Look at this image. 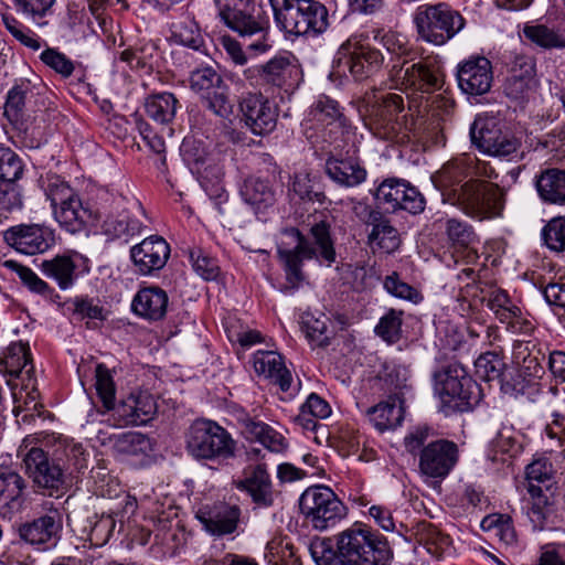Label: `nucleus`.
I'll return each mask as SVG.
<instances>
[{"instance_id": "f257e3e1", "label": "nucleus", "mask_w": 565, "mask_h": 565, "mask_svg": "<svg viewBox=\"0 0 565 565\" xmlns=\"http://www.w3.org/2000/svg\"><path fill=\"white\" fill-rule=\"evenodd\" d=\"M392 87L397 89H414L408 96V110H405L404 98L396 93H385L379 96L365 120V126L377 138L393 140L402 127L417 136H424L440 129V122L454 109L455 102L443 88V74L439 67L426 61L409 64L394 62L390 71Z\"/></svg>"}, {"instance_id": "f03ea898", "label": "nucleus", "mask_w": 565, "mask_h": 565, "mask_svg": "<svg viewBox=\"0 0 565 565\" xmlns=\"http://www.w3.org/2000/svg\"><path fill=\"white\" fill-rule=\"evenodd\" d=\"M498 173L490 162L472 154H462L443 166L435 177L443 201L458 206L466 215L478 221L502 216L503 193L490 182Z\"/></svg>"}, {"instance_id": "7ed1b4c3", "label": "nucleus", "mask_w": 565, "mask_h": 565, "mask_svg": "<svg viewBox=\"0 0 565 565\" xmlns=\"http://www.w3.org/2000/svg\"><path fill=\"white\" fill-rule=\"evenodd\" d=\"M277 253L286 277L282 290L292 294L306 279L302 270L305 259H316L326 266L335 262L329 224L324 221L313 224L307 236L297 228L285 230Z\"/></svg>"}, {"instance_id": "20e7f679", "label": "nucleus", "mask_w": 565, "mask_h": 565, "mask_svg": "<svg viewBox=\"0 0 565 565\" xmlns=\"http://www.w3.org/2000/svg\"><path fill=\"white\" fill-rule=\"evenodd\" d=\"M393 551L386 537L362 524L342 531L332 565H388Z\"/></svg>"}, {"instance_id": "39448f33", "label": "nucleus", "mask_w": 565, "mask_h": 565, "mask_svg": "<svg viewBox=\"0 0 565 565\" xmlns=\"http://www.w3.org/2000/svg\"><path fill=\"white\" fill-rule=\"evenodd\" d=\"M434 390L446 415L471 411L482 399V390L459 363L443 366L434 374Z\"/></svg>"}, {"instance_id": "423d86ee", "label": "nucleus", "mask_w": 565, "mask_h": 565, "mask_svg": "<svg viewBox=\"0 0 565 565\" xmlns=\"http://www.w3.org/2000/svg\"><path fill=\"white\" fill-rule=\"evenodd\" d=\"M275 21L290 35L316 38L329 28V13L317 0H269Z\"/></svg>"}, {"instance_id": "0eeeda50", "label": "nucleus", "mask_w": 565, "mask_h": 565, "mask_svg": "<svg viewBox=\"0 0 565 565\" xmlns=\"http://www.w3.org/2000/svg\"><path fill=\"white\" fill-rule=\"evenodd\" d=\"M54 218L70 233H78L97 222L96 212L84 205L76 191L58 175L47 177L43 184Z\"/></svg>"}, {"instance_id": "6e6552de", "label": "nucleus", "mask_w": 565, "mask_h": 565, "mask_svg": "<svg viewBox=\"0 0 565 565\" xmlns=\"http://www.w3.org/2000/svg\"><path fill=\"white\" fill-rule=\"evenodd\" d=\"M302 125L306 130H315L323 142L333 145L335 150L343 149L354 141V131L343 116L339 103L321 94L306 111Z\"/></svg>"}, {"instance_id": "1a4fd4ad", "label": "nucleus", "mask_w": 565, "mask_h": 565, "mask_svg": "<svg viewBox=\"0 0 565 565\" xmlns=\"http://www.w3.org/2000/svg\"><path fill=\"white\" fill-rule=\"evenodd\" d=\"M236 448L232 435L210 419L195 420L186 434V449L199 460L226 461L235 457Z\"/></svg>"}, {"instance_id": "9d476101", "label": "nucleus", "mask_w": 565, "mask_h": 565, "mask_svg": "<svg viewBox=\"0 0 565 565\" xmlns=\"http://www.w3.org/2000/svg\"><path fill=\"white\" fill-rule=\"evenodd\" d=\"M413 21L419 38L434 45H444L465 26L463 17L445 2L418 6Z\"/></svg>"}, {"instance_id": "9b49d317", "label": "nucleus", "mask_w": 565, "mask_h": 565, "mask_svg": "<svg viewBox=\"0 0 565 565\" xmlns=\"http://www.w3.org/2000/svg\"><path fill=\"white\" fill-rule=\"evenodd\" d=\"M299 508L313 529L324 531L333 527L347 514V508L327 486L307 488L299 499Z\"/></svg>"}, {"instance_id": "f8f14e48", "label": "nucleus", "mask_w": 565, "mask_h": 565, "mask_svg": "<svg viewBox=\"0 0 565 565\" xmlns=\"http://www.w3.org/2000/svg\"><path fill=\"white\" fill-rule=\"evenodd\" d=\"M18 456L22 457L25 472L33 482L50 495L60 491L65 484L64 468L51 460L47 454L36 446V438L26 436L18 449Z\"/></svg>"}, {"instance_id": "ddd939ff", "label": "nucleus", "mask_w": 565, "mask_h": 565, "mask_svg": "<svg viewBox=\"0 0 565 565\" xmlns=\"http://www.w3.org/2000/svg\"><path fill=\"white\" fill-rule=\"evenodd\" d=\"M382 53L358 36L350 38L338 50L333 63L339 72L349 73L358 81L374 74L383 63Z\"/></svg>"}, {"instance_id": "4468645a", "label": "nucleus", "mask_w": 565, "mask_h": 565, "mask_svg": "<svg viewBox=\"0 0 565 565\" xmlns=\"http://www.w3.org/2000/svg\"><path fill=\"white\" fill-rule=\"evenodd\" d=\"M223 22L245 40L246 51L250 56L267 53L273 47L269 38V24L266 19L255 18L241 10H223L220 13Z\"/></svg>"}, {"instance_id": "2eb2a0df", "label": "nucleus", "mask_w": 565, "mask_h": 565, "mask_svg": "<svg viewBox=\"0 0 565 565\" xmlns=\"http://www.w3.org/2000/svg\"><path fill=\"white\" fill-rule=\"evenodd\" d=\"M458 445L449 439L440 438L429 441L419 452L418 470L422 476L444 480L459 462Z\"/></svg>"}, {"instance_id": "dca6fc26", "label": "nucleus", "mask_w": 565, "mask_h": 565, "mask_svg": "<svg viewBox=\"0 0 565 565\" xmlns=\"http://www.w3.org/2000/svg\"><path fill=\"white\" fill-rule=\"evenodd\" d=\"M375 198L393 210H404L411 214L422 213L425 209L423 194L404 179L383 180L376 188Z\"/></svg>"}, {"instance_id": "f3484780", "label": "nucleus", "mask_w": 565, "mask_h": 565, "mask_svg": "<svg viewBox=\"0 0 565 565\" xmlns=\"http://www.w3.org/2000/svg\"><path fill=\"white\" fill-rule=\"evenodd\" d=\"M242 120L254 135H267L277 124V106L267 97L257 93L244 95L239 102Z\"/></svg>"}, {"instance_id": "a211bd4d", "label": "nucleus", "mask_w": 565, "mask_h": 565, "mask_svg": "<svg viewBox=\"0 0 565 565\" xmlns=\"http://www.w3.org/2000/svg\"><path fill=\"white\" fill-rule=\"evenodd\" d=\"M3 239L11 248L24 255L42 254L55 243L54 232L36 224L11 226L4 231Z\"/></svg>"}, {"instance_id": "6ab92c4d", "label": "nucleus", "mask_w": 565, "mask_h": 565, "mask_svg": "<svg viewBox=\"0 0 565 565\" xmlns=\"http://www.w3.org/2000/svg\"><path fill=\"white\" fill-rule=\"evenodd\" d=\"M472 143L482 152L507 157L516 151V139L503 135L494 119L477 118L470 128Z\"/></svg>"}, {"instance_id": "aec40b11", "label": "nucleus", "mask_w": 565, "mask_h": 565, "mask_svg": "<svg viewBox=\"0 0 565 565\" xmlns=\"http://www.w3.org/2000/svg\"><path fill=\"white\" fill-rule=\"evenodd\" d=\"M124 198H116L114 206L108 210L106 206L97 211V222H102V228L106 236L110 238L128 239L143 231V224L140 220L130 214V212L122 206Z\"/></svg>"}, {"instance_id": "412c9836", "label": "nucleus", "mask_w": 565, "mask_h": 565, "mask_svg": "<svg viewBox=\"0 0 565 565\" xmlns=\"http://www.w3.org/2000/svg\"><path fill=\"white\" fill-rule=\"evenodd\" d=\"M456 77L463 94L483 95L490 90L493 81L491 63L483 56L470 57L458 65Z\"/></svg>"}, {"instance_id": "4be33fe9", "label": "nucleus", "mask_w": 565, "mask_h": 565, "mask_svg": "<svg viewBox=\"0 0 565 565\" xmlns=\"http://www.w3.org/2000/svg\"><path fill=\"white\" fill-rule=\"evenodd\" d=\"M111 411L116 426L145 425L156 414L157 403L148 392H132Z\"/></svg>"}, {"instance_id": "5701e85b", "label": "nucleus", "mask_w": 565, "mask_h": 565, "mask_svg": "<svg viewBox=\"0 0 565 565\" xmlns=\"http://www.w3.org/2000/svg\"><path fill=\"white\" fill-rule=\"evenodd\" d=\"M62 527V514L51 509L46 514L22 524L19 535L24 542L46 550L56 545Z\"/></svg>"}, {"instance_id": "b1692460", "label": "nucleus", "mask_w": 565, "mask_h": 565, "mask_svg": "<svg viewBox=\"0 0 565 565\" xmlns=\"http://www.w3.org/2000/svg\"><path fill=\"white\" fill-rule=\"evenodd\" d=\"M170 257V246L164 238L151 235L130 249V258L140 275H151L164 267Z\"/></svg>"}, {"instance_id": "393cba45", "label": "nucleus", "mask_w": 565, "mask_h": 565, "mask_svg": "<svg viewBox=\"0 0 565 565\" xmlns=\"http://www.w3.org/2000/svg\"><path fill=\"white\" fill-rule=\"evenodd\" d=\"M203 529L213 536H224L236 531L241 510L236 505H204L195 514Z\"/></svg>"}, {"instance_id": "a878e982", "label": "nucleus", "mask_w": 565, "mask_h": 565, "mask_svg": "<svg viewBox=\"0 0 565 565\" xmlns=\"http://www.w3.org/2000/svg\"><path fill=\"white\" fill-rule=\"evenodd\" d=\"M235 486L246 492L258 507L268 508L274 503L273 482L264 463L246 468L244 477L236 481Z\"/></svg>"}, {"instance_id": "bb28decb", "label": "nucleus", "mask_w": 565, "mask_h": 565, "mask_svg": "<svg viewBox=\"0 0 565 565\" xmlns=\"http://www.w3.org/2000/svg\"><path fill=\"white\" fill-rule=\"evenodd\" d=\"M168 294L158 286L140 288L131 301L132 311L142 319L159 321L168 310Z\"/></svg>"}, {"instance_id": "cd10ccee", "label": "nucleus", "mask_w": 565, "mask_h": 565, "mask_svg": "<svg viewBox=\"0 0 565 565\" xmlns=\"http://www.w3.org/2000/svg\"><path fill=\"white\" fill-rule=\"evenodd\" d=\"M527 362V370H520L510 379L503 380L501 390L504 394L514 398L522 396L532 398L539 392L537 380L543 375L544 367L536 361V358H529Z\"/></svg>"}, {"instance_id": "c85d7f7f", "label": "nucleus", "mask_w": 565, "mask_h": 565, "mask_svg": "<svg viewBox=\"0 0 565 565\" xmlns=\"http://www.w3.org/2000/svg\"><path fill=\"white\" fill-rule=\"evenodd\" d=\"M327 175L337 184L354 188L366 180L365 168L355 158L328 157L324 164Z\"/></svg>"}, {"instance_id": "c756f323", "label": "nucleus", "mask_w": 565, "mask_h": 565, "mask_svg": "<svg viewBox=\"0 0 565 565\" xmlns=\"http://www.w3.org/2000/svg\"><path fill=\"white\" fill-rule=\"evenodd\" d=\"M534 74L535 65L532 58L526 56L516 57L511 68V75L504 85L507 96L515 100L527 97L536 84Z\"/></svg>"}, {"instance_id": "7c9ffc66", "label": "nucleus", "mask_w": 565, "mask_h": 565, "mask_svg": "<svg viewBox=\"0 0 565 565\" xmlns=\"http://www.w3.org/2000/svg\"><path fill=\"white\" fill-rule=\"evenodd\" d=\"M253 366L258 375L273 380L282 392L291 385V373L286 367L282 356L275 351H257L253 354Z\"/></svg>"}, {"instance_id": "2f4dec72", "label": "nucleus", "mask_w": 565, "mask_h": 565, "mask_svg": "<svg viewBox=\"0 0 565 565\" xmlns=\"http://www.w3.org/2000/svg\"><path fill=\"white\" fill-rule=\"evenodd\" d=\"M365 415L380 433L394 430L404 419L403 402L397 395H392L386 401L367 408Z\"/></svg>"}, {"instance_id": "473e14b6", "label": "nucleus", "mask_w": 565, "mask_h": 565, "mask_svg": "<svg viewBox=\"0 0 565 565\" xmlns=\"http://www.w3.org/2000/svg\"><path fill=\"white\" fill-rule=\"evenodd\" d=\"M82 257L77 254L56 255L51 259H44L40 265V270L47 278L55 280L63 290L71 288L77 278L76 269Z\"/></svg>"}, {"instance_id": "72a5a7b5", "label": "nucleus", "mask_w": 565, "mask_h": 565, "mask_svg": "<svg viewBox=\"0 0 565 565\" xmlns=\"http://www.w3.org/2000/svg\"><path fill=\"white\" fill-rule=\"evenodd\" d=\"M243 434L247 439L260 443L271 452H284L288 448L286 438L268 424L246 416L241 420Z\"/></svg>"}, {"instance_id": "f704fd0d", "label": "nucleus", "mask_w": 565, "mask_h": 565, "mask_svg": "<svg viewBox=\"0 0 565 565\" xmlns=\"http://www.w3.org/2000/svg\"><path fill=\"white\" fill-rule=\"evenodd\" d=\"M33 371L30 359V349L28 343H11L2 360H0V372L7 373L13 377H18L22 372L28 375Z\"/></svg>"}, {"instance_id": "c9c22d12", "label": "nucleus", "mask_w": 565, "mask_h": 565, "mask_svg": "<svg viewBox=\"0 0 565 565\" xmlns=\"http://www.w3.org/2000/svg\"><path fill=\"white\" fill-rule=\"evenodd\" d=\"M540 196L550 203L565 205V171L550 169L536 181Z\"/></svg>"}, {"instance_id": "e433bc0d", "label": "nucleus", "mask_w": 565, "mask_h": 565, "mask_svg": "<svg viewBox=\"0 0 565 565\" xmlns=\"http://www.w3.org/2000/svg\"><path fill=\"white\" fill-rule=\"evenodd\" d=\"M25 489L24 479L9 468L0 469V505L19 509Z\"/></svg>"}, {"instance_id": "4c0bfd02", "label": "nucleus", "mask_w": 565, "mask_h": 565, "mask_svg": "<svg viewBox=\"0 0 565 565\" xmlns=\"http://www.w3.org/2000/svg\"><path fill=\"white\" fill-rule=\"evenodd\" d=\"M147 115L160 124H169L175 117L179 108L177 97L169 92L153 94L145 104Z\"/></svg>"}, {"instance_id": "58836bf2", "label": "nucleus", "mask_w": 565, "mask_h": 565, "mask_svg": "<svg viewBox=\"0 0 565 565\" xmlns=\"http://www.w3.org/2000/svg\"><path fill=\"white\" fill-rule=\"evenodd\" d=\"M301 330L313 347L327 345L330 339L329 318L322 312L306 311L301 315Z\"/></svg>"}, {"instance_id": "ea45409f", "label": "nucleus", "mask_w": 565, "mask_h": 565, "mask_svg": "<svg viewBox=\"0 0 565 565\" xmlns=\"http://www.w3.org/2000/svg\"><path fill=\"white\" fill-rule=\"evenodd\" d=\"M116 452L126 456L147 455L152 450L149 437L139 431H127L109 438Z\"/></svg>"}, {"instance_id": "a19ab883", "label": "nucleus", "mask_w": 565, "mask_h": 565, "mask_svg": "<svg viewBox=\"0 0 565 565\" xmlns=\"http://www.w3.org/2000/svg\"><path fill=\"white\" fill-rule=\"evenodd\" d=\"M171 35L174 42L194 51H201L204 46L201 30L198 23L190 18L172 23Z\"/></svg>"}, {"instance_id": "79ce46f5", "label": "nucleus", "mask_w": 565, "mask_h": 565, "mask_svg": "<svg viewBox=\"0 0 565 565\" xmlns=\"http://www.w3.org/2000/svg\"><path fill=\"white\" fill-rule=\"evenodd\" d=\"M265 67V83L282 87L292 77L296 66L289 55H276L270 58Z\"/></svg>"}, {"instance_id": "37998d69", "label": "nucleus", "mask_w": 565, "mask_h": 565, "mask_svg": "<svg viewBox=\"0 0 565 565\" xmlns=\"http://www.w3.org/2000/svg\"><path fill=\"white\" fill-rule=\"evenodd\" d=\"M527 491L532 499L527 508V516L533 525V530H543L551 513L548 499L541 486L531 484Z\"/></svg>"}, {"instance_id": "c03bdc74", "label": "nucleus", "mask_w": 565, "mask_h": 565, "mask_svg": "<svg viewBox=\"0 0 565 565\" xmlns=\"http://www.w3.org/2000/svg\"><path fill=\"white\" fill-rule=\"evenodd\" d=\"M369 241L385 253H392L399 246L398 232L390 224V221L385 218L384 215L372 225Z\"/></svg>"}, {"instance_id": "a18cd8bd", "label": "nucleus", "mask_w": 565, "mask_h": 565, "mask_svg": "<svg viewBox=\"0 0 565 565\" xmlns=\"http://www.w3.org/2000/svg\"><path fill=\"white\" fill-rule=\"evenodd\" d=\"M13 2L18 12L36 25L44 26L47 24L45 19L54 12L53 7L56 0H13Z\"/></svg>"}, {"instance_id": "49530a36", "label": "nucleus", "mask_w": 565, "mask_h": 565, "mask_svg": "<svg viewBox=\"0 0 565 565\" xmlns=\"http://www.w3.org/2000/svg\"><path fill=\"white\" fill-rule=\"evenodd\" d=\"M95 388L105 411H111L115 406L116 385L111 371L102 363L95 369Z\"/></svg>"}, {"instance_id": "de8ad7c7", "label": "nucleus", "mask_w": 565, "mask_h": 565, "mask_svg": "<svg viewBox=\"0 0 565 565\" xmlns=\"http://www.w3.org/2000/svg\"><path fill=\"white\" fill-rule=\"evenodd\" d=\"M524 36L536 45L544 49H561L565 46V39L544 24L525 25Z\"/></svg>"}, {"instance_id": "09e8293b", "label": "nucleus", "mask_w": 565, "mask_h": 565, "mask_svg": "<svg viewBox=\"0 0 565 565\" xmlns=\"http://www.w3.org/2000/svg\"><path fill=\"white\" fill-rule=\"evenodd\" d=\"M290 191L301 200L322 202L324 199L318 180L307 171L295 173Z\"/></svg>"}, {"instance_id": "8fccbe9b", "label": "nucleus", "mask_w": 565, "mask_h": 565, "mask_svg": "<svg viewBox=\"0 0 565 565\" xmlns=\"http://www.w3.org/2000/svg\"><path fill=\"white\" fill-rule=\"evenodd\" d=\"M242 195L246 203L260 207L273 203L274 194L266 181L249 178L242 188Z\"/></svg>"}, {"instance_id": "3c124183", "label": "nucleus", "mask_w": 565, "mask_h": 565, "mask_svg": "<svg viewBox=\"0 0 565 565\" xmlns=\"http://www.w3.org/2000/svg\"><path fill=\"white\" fill-rule=\"evenodd\" d=\"M383 287L391 296L407 300L412 303H419L424 299L422 292L402 280L396 271H393L384 278Z\"/></svg>"}, {"instance_id": "603ef678", "label": "nucleus", "mask_w": 565, "mask_h": 565, "mask_svg": "<svg viewBox=\"0 0 565 565\" xmlns=\"http://www.w3.org/2000/svg\"><path fill=\"white\" fill-rule=\"evenodd\" d=\"M224 85L221 75L212 67L194 70L190 75V87L202 96Z\"/></svg>"}, {"instance_id": "864d4df0", "label": "nucleus", "mask_w": 565, "mask_h": 565, "mask_svg": "<svg viewBox=\"0 0 565 565\" xmlns=\"http://www.w3.org/2000/svg\"><path fill=\"white\" fill-rule=\"evenodd\" d=\"M41 62L60 75L62 78H68L75 71V63L66 54L55 47H46L40 54Z\"/></svg>"}, {"instance_id": "5fc2aeb1", "label": "nucleus", "mask_w": 565, "mask_h": 565, "mask_svg": "<svg viewBox=\"0 0 565 565\" xmlns=\"http://www.w3.org/2000/svg\"><path fill=\"white\" fill-rule=\"evenodd\" d=\"M3 267L14 271L30 291L42 296H47L52 291L51 287L31 268L11 259L6 260Z\"/></svg>"}, {"instance_id": "6e6d98bb", "label": "nucleus", "mask_w": 565, "mask_h": 565, "mask_svg": "<svg viewBox=\"0 0 565 565\" xmlns=\"http://www.w3.org/2000/svg\"><path fill=\"white\" fill-rule=\"evenodd\" d=\"M403 312L391 309L379 321L375 333L388 343H395L402 335Z\"/></svg>"}, {"instance_id": "4d7b16f0", "label": "nucleus", "mask_w": 565, "mask_h": 565, "mask_svg": "<svg viewBox=\"0 0 565 565\" xmlns=\"http://www.w3.org/2000/svg\"><path fill=\"white\" fill-rule=\"evenodd\" d=\"M2 21L8 32L22 45L34 51L41 49V39L30 28L11 15H3Z\"/></svg>"}, {"instance_id": "13d9d810", "label": "nucleus", "mask_w": 565, "mask_h": 565, "mask_svg": "<svg viewBox=\"0 0 565 565\" xmlns=\"http://www.w3.org/2000/svg\"><path fill=\"white\" fill-rule=\"evenodd\" d=\"M20 157L9 147L0 143V180L13 182L22 175Z\"/></svg>"}, {"instance_id": "bf43d9fd", "label": "nucleus", "mask_w": 565, "mask_h": 565, "mask_svg": "<svg viewBox=\"0 0 565 565\" xmlns=\"http://www.w3.org/2000/svg\"><path fill=\"white\" fill-rule=\"evenodd\" d=\"M553 420L544 429V441L551 452H565V416L553 414Z\"/></svg>"}, {"instance_id": "052dcab7", "label": "nucleus", "mask_w": 565, "mask_h": 565, "mask_svg": "<svg viewBox=\"0 0 565 565\" xmlns=\"http://www.w3.org/2000/svg\"><path fill=\"white\" fill-rule=\"evenodd\" d=\"M476 373L484 381L498 380L502 375L504 362L494 352L481 354L475 362Z\"/></svg>"}, {"instance_id": "680f3d73", "label": "nucleus", "mask_w": 565, "mask_h": 565, "mask_svg": "<svg viewBox=\"0 0 565 565\" xmlns=\"http://www.w3.org/2000/svg\"><path fill=\"white\" fill-rule=\"evenodd\" d=\"M31 93L30 83L22 82L14 85L7 94L4 114L11 119L17 120L24 106L28 95Z\"/></svg>"}, {"instance_id": "e2e57ef3", "label": "nucleus", "mask_w": 565, "mask_h": 565, "mask_svg": "<svg viewBox=\"0 0 565 565\" xmlns=\"http://www.w3.org/2000/svg\"><path fill=\"white\" fill-rule=\"evenodd\" d=\"M203 98L206 108L217 117L226 119L233 114V104L230 100L225 84L204 95Z\"/></svg>"}, {"instance_id": "0e129e2a", "label": "nucleus", "mask_w": 565, "mask_h": 565, "mask_svg": "<svg viewBox=\"0 0 565 565\" xmlns=\"http://www.w3.org/2000/svg\"><path fill=\"white\" fill-rule=\"evenodd\" d=\"M542 236L551 250L563 252L565 249V217L552 218L544 226Z\"/></svg>"}, {"instance_id": "69168bd1", "label": "nucleus", "mask_w": 565, "mask_h": 565, "mask_svg": "<svg viewBox=\"0 0 565 565\" xmlns=\"http://www.w3.org/2000/svg\"><path fill=\"white\" fill-rule=\"evenodd\" d=\"M446 232L449 239L460 247H468L477 241L472 226L465 221L449 218Z\"/></svg>"}, {"instance_id": "338daca9", "label": "nucleus", "mask_w": 565, "mask_h": 565, "mask_svg": "<svg viewBox=\"0 0 565 565\" xmlns=\"http://www.w3.org/2000/svg\"><path fill=\"white\" fill-rule=\"evenodd\" d=\"M525 473L530 488L531 484H547L553 478L554 469L548 459L539 457L527 465ZM545 487L548 490V486Z\"/></svg>"}, {"instance_id": "774afa93", "label": "nucleus", "mask_w": 565, "mask_h": 565, "mask_svg": "<svg viewBox=\"0 0 565 565\" xmlns=\"http://www.w3.org/2000/svg\"><path fill=\"white\" fill-rule=\"evenodd\" d=\"M487 306L493 311L499 321L507 320L508 313L518 307L508 292L501 288H492L489 290L487 295Z\"/></svg>"}]
</instances>
